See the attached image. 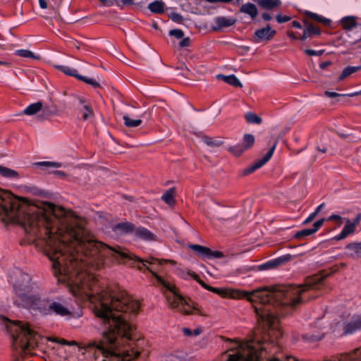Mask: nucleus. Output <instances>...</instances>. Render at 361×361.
Listing matches in <instances>:
<instances>
[{
  "instance_id": "6",
  "label": "nucleus",
  "mask_w": 361,
  "mask_h": 361,
  "mask_svg": "<svg viewBox=\"0 0 361 361\" xmlns=\"http://www.w3.org/2000/svg\"><path fill=\"white\" fill-rule=\"evenodd\" d=\"M360 330H361V314H355L348 322L343 324L338 323L333 331L343 336L352 334Z\"/></svg>"
},
{
  "instance_id": "12",
  "label": "nucleus",
  "mask_w": 361,
  "mask_h": 361,
  "mask_svg": "<svg viewBox=\"0 0 361 361\" xmlns=\"http://www.w3.org/2000/svg\"><path fill=\"white\" fill-rule=\"evenodd\" d=\"M291 259L290 255H285L279 257L269 260V262L259 266V269L265 270L269 269L275 268L279 265H281Z\"/></svg>"
},
{
  "instance_id": "24",
  "label": "nucleus",
  "mask_w": 361,
  "mask_h": 361,
  "mask_svg": "<svg viewBox=\"0 0 361 361\" xmlns=\"http://www.w3.org/2000/svg\"><path fill=\"white\" fill-rule=\"evenodd\" d=\"M55 68L59 71L63 72L64 74L70 76H73L77 79H78L80 75L78 74V71L76 69L71 68L68 66L56 65Z\"/></svg>"
},
{
  "instance_id": "13",
  "label": "nucleus",
  "mask_w": 361,
  "mask_h": 361,
  "mask_svg": "<svg viewBox=\"0 0 361 361\" xmlns=\"http://www.w3.org/2000/svg\"><path fill=\"white\" fill-rule=\"evenodd\" d=\"M325 219H321L316 222H314L313 225V228H305L302 229L301 231H298L295 235L294 237L295 238H302L308 235H311L313 233H316L319 228L323 225L324 222L325 221Z\"/></svg>"
},
{
  "instance_id": "35",
  "label": "nucleus",
  "mask_w": 361,
  "mask_h": 361,
  "mask_svg": "<svg viewBox=\"0 0 361 361\" xmlns=\"http://www.w3.org/2000/svg\"><path fill=\"white\" fill-rule=\"evenodd\" d=\"M78 80L92 85L94 88H97V87H100V85L99 84V82L94 78H87L85 76L80 75Z\"/></svg>"
},
{
  "instance_id": "20",
  "label": "nucleus",
  "mask_w": 361,
  "mask_h": 361,
  "mask_svg": "<svg viewBox=\"0 0 361 361\" xmlns=\"http://www.w3.org/2000/svg\"><path fill=\"white\" fill-rule=\"evenodd\" d=\"M217 78H222L225 82H226L233 87H241L243 86L240 81L238 80V78L235 75H218Z\"/></svg>"
},
{
  "instance_id": "25",
  "label": "nucleus",
  "mask_w": 361,
  "mask_h": 361,
  "mask_svg": "<svg viewBox=\"0 0 361 361\" xmlns=\"http://www.w3.org/2000/svg\"><path fill=\"white\" fill-rule=\"evenodd\" d=\"M360 71H361V68L360 66H347L341 72V75L338 77V80H343L345 78L349 77L353 73L358 72Z\"/></svg>"
},
{
  "instance_id": "11",
  "label": "nucleus",
  "mask_w": 361,
  "mask_h": 361,
  "mask_svg": "<svg viewBox=\"0 0 361 361\" xmlns=\"http://www.w3.org/2000/svg\"><path fill=\"white\" fill-rule=\"evenodd\" d=\"M236 20L232 17L218 16L214 19V25L212 26L214 31H219L224 27L233 25Z\"/></svg>"
},
{
  "instance_id": "22",
  "label": "nucleus",
  "mask_w": 361,
  "mask_h": 361,
  "mask_svg": "<svg viewBox=\"0 0 361 361\" xmlns=\"http://www.w3.org/2000/svg\"><path fill=\"white\" fill-rule=\"evenodd\" d=\"M165 4L162 1H154L148 4L147 8L154 13H162L164 12Z\"/></svg>"
},
{
  "instance_id": "58",
  "label": "nucleus",
  "mask_w": 361,
  "mask_h": 361,
  "mask_svg": "<svg viewBox=\"0 0 361 361\" xmlns=\"http://www.w3.org/2000/svg\"><path fill=\"white\" fill-rule=\"evenodd\" d=\"M331 64V62L330 61H325V62H323L322 63H320L319 66L322 69H324L326 68L328 66H329Z\"/></svg>"
},
{
  "instance_id": "55",
  "label": "nucleus",
  "mask_w": 361,
  "mask_h": 361,
  "mask_svg": "<svg viewBox=\"0 0 361 361\" xmlns=\"http://www.w3.org/2000/svg\"><path fill=\"white\" fill-rule=\"evenodd\" d=\"M324 206H325V204L322 203L316 208V209L314 212L316 213V214L317 215L319 214V212L324 207Z\"/></svg>"
},
{
  "instance_id": "23",
  "label": "nucleus",
  "mask_w": 361,
  "mask_h": 361,
  "mask_svg": "<svg viewBox=\"0 0 361 361\" xmlns=\"http://www.w3.org/2000/svg\"><path fill=\"white\" fill-rule=\"evenodd\" d=\"M259 5L263 8L271 10L281 4V0H259Z\"/></svg>"
},
{
  "instance_id": "40",
  "label": "nucleus",
  "mask_w": 361,
  "mask_h": 361,
  "mask_svg": "<svg viewBox=\"0 0 361 361\" xmlns=\"http://www.w3.org/2000/svg\"><path fill=\"white\" fill-rule=\"evenodd\" d=\"M203 142L209 145V146H219L220 145L221 142H219V141H216V140H214L212 137H204L203 138Z\"/></svg>"
},
{
  "instance_id": "26",
  "label": "nucleus",
  "mask_w": 361,
  "mask_h": 361,
  "mask_svg": "<svg viewBox=\"0 0 361 361\" xmlns=\"http://www.w3.org/2000/svg\"><path fill=\"white\" fill-rule=\"evenodd\" d=\"M134 228L133 224L129 222H122L117 224L114 227V231L116 232H121L122 233L133 231Z\"/></svg>"
},
{
  "instance_id": "8",
  "label": "nucleus",
  "mask_w": 361,
  "mask_h": 361,
  "mask_svg": "<svg viewBox=\"0 0 361 361\" xmlns=\"http://www.w3.org/2000/svg\"><path fill=\"white\" fill-rule=\"evenodd\" d=\"M255 143V137L249 133L245 134L243 139L242 144H238L230 147L228 150L235 156H240L245 150L251 148Z\"/></svg>"
},
{
  "instance_id": "19",
  "label": "nucleus",
  "mask_w": 361,
  "mask_h": 361,
  "mask_svg": "<svg viewBox=\"0 0 361 361\" xmlns=\"http://www.w3.org/2000/svg\"><path fill=\"white\" fill-rule=\"evenodd\" d=\"M320 30L319 28L314 27L313 25H308L303 31V35L301 37V40H305L307 38L312 37L313 35H319Z\"/></svg>"
},
{
  "instance_id": "15",
  "label": "nucleus",
  "mask_w": 361,
  "mask_h": 361,
  "mask_svg": "<svg viewBox=\"0 0 361 361\" xmlns=\"http://www.w3.org/2000/svg\"><path fill=\"white\" fill-rule=\"evenodd\" d=\"M47 106H43V104L41 102H37L35 103H32L27 106L24 111L23 114L27 116H33L38 113L39 111L43 110L46 111Z\"/></svg>"
},
{
  "instance_id": "14",
  "label": "nucleus",
  "mask_w": 361,
  "mask_h": 361,
  "mask_svg": "<svg viewBox=\"0 0 361 361\" xmlns=\"http://www.w3.org/2000/svg\"><path fill=\"white\" fill-rule=\"evenodd\" d=\"M135 235L143 240L152 241L155 240V235L148 229L140 227L135 229Z\"/></svg>"
},
{
  "instance_id": "56",
  "label": "nucleus",
  "mask_w": 361,
  "mask_h": 361,
  "mask_svg": "<svg viewBox=\"0 0 361 361\" xmlns=\"http://www.w3.org/2000/svg\"><path fill=\"white\" fill-rule=\"evenodd\" d=\"M292 25L293 27H295V28H298V29L302 28L301 24L298 21H296V20L293 21Z\"/></svg>"
},
{
  "instance_id": "31",
  "label": "nucleus",
  "mask_w": 361,
  "mask_h": 361,
  "mask_svg": "<svg viewBox=\"0 0 361 361\" xmlns=\"http://www.w3.org/2000/svg\"><path fill=\"white\" fill-rule=\"evenodd\" d=\"M15 54L27 59H38L33 52L27 49H18L15 51Z\"/></svg>"
},
{
  "instance_id": "36",
  "label": "nucleus",
  "mask_w": 361,
  "mask_h": 361,
  "mask_svg": "<svg viewBox=\"0 0 361 361\" xmlns=\"http://www.w3.org/2000/svg\"><path fill=\"white\" fill-rule=\"evenodd\" d=\"M82 110H84L82 114V118L84 120L88 119L93 115L92 109L88 104H85Z\"/></svg>"
},
{
  "instance_id": "44",
  "label": "nucleus",
  "mask_w": 361,
  "mask_h": 361,
  "mask_svg": "<svg viewBox=\"0 0 361 361\" xmlns=\"http://www.w3.org/2000/svg\"><path fill=\"white\" fill-rule=\"evenodd\" d=\"M290 20V17L288 16H282L281 15L276 16V20L279 23H283L289 21Z\"/></svg>"
},
{
  "instance_id": "37",
  "label": "nucleus",
  "mask_w": 361,
  "mask_h": 361,
  "mask_svg": "<svg viewBox=\"0 0 361 361\" xmlns=\"http://www.w3.org/2000/svg\"><path fill=\"white\" fill-rule=\"evenodd\" d=\"M169 35L173 36L177 39H181L184 36V32L182 30L174 29L169 31Z\"/></svg>"
},
{
  "instance_id": "60",
  "label": "nucleus",
  "mask_w": 361,
  "mask_h": 361,
  "mask_svg": "<svg viewBox=\"0 0 361 361\" xmlns=\"http://www.w3.org/2000/svg\"><path fill=\"white\" fill-rule=\"evenodd\" d=\"M359 94H361V90L360 92H355L353 93H349V94H348V97H355V96H357Z\"/></svg>"
},
{
  "instance_id": "30",
  "label": "nucleus",
  "mask_w": 361,
  "mask_h": 361,
  "mask_svg": "<svg viewBox=\"0 0 361 361\" xmlns=\"http://www.w3.org/2000/svg\"><path fill=\"white\" fill-rule=\"evenodd\" d=\"M174 192H175V190L173 188L169 189L166 192H165L162 195V197H161L162 200L166 203H167L169 205H173L175 202L174 197H173Z\"/></svg>"
},
{
  "instance_id": "50",
  "label": "nucleus",
  "mask_w": 361,
  "mask_h": 361,
  "mask_svg": "<svg viewBox=\"0 0 361 361\" xmlns=\"http://www.w3.org/2000/svg\"><path fill=\"white\" fill-rule=\"evenodd\" d=\"M361 220V213L357 214L353 222H351V224H354V227L356 228V226L360 223Z\"/></svg>"
},
{
  "instance_id": "62",
  "label": "nucleus",
  "mask_w": 361,
  "mask_h": 361,
  "mask_svg": "<svg viewBox=\"0 0 361 361\" xmlns=\"http://www.w3.org/2000/svg\"><path fill=\"white\" fill-rule=\"evenodd\" d=\"M77 345V343L74 341H69V344H67V345Z\"/></svg>"
},
{
  "instance_id": "18",
  "label": "nucleus",
  "mask_w": 361,
  "mask_h": 361,
  "mask_svg": "<svg viewBox=\"0 0 361 361\" xmlns=\"http://www.w3.org/2000/svg\"><path fill=\"white\" fill-rule=\"evenodd\" d=\"M0 175L4 178L11 180H18L20 178L18 171L1 165H0Z\"/></svg>"
},
{
  "instance_id": "7",
  "label": "nucleus",
  "mask_w": 361,
  "mask_h": 361,
  "mask_svg": "<svg viewBox=\"0 0 361 361\" xmlns=\"http://www.w3.org/2000/svg\"><path fill=\"white\" fill-rule=\"evenodd\" d=\"M276 142H274L273 146L269 149V150L266 153V154L262 159H259L255 161L252 165L244 169L242 171V174L243 176L248 175L250 173H252L257 169L261 168L262 166H264L271 158V157L274 152V150L276 149Z\"/></svg>"
},
{
  "instance_id": "41",
  "label": "nucleus",
  "mask_w": 361,
  "mask_h": 361,
  "mask_svg": "<svg viewBox=\"0 0 361 361\" xmlns=\"http://www.w3.org/2000/svg\"><path fill=\"white\" fill-rule=\"evenodd\" d=\"M324 95L328 97H331V98L338 97H348V94H339V93H337L335 92H330V91H325Z\"/></svg>"
},
{
  "instance_id": "46",
  "label": "nucleus",
  "mask_w": 361,
  "mask_h": 361,
  "mask_svg": "<svg viewBox=\"0 0 361 361\" xmlns=\"http://www.w3.org/2000/svg\"><path fill=\"white\" fill-rule=\"evenodd\" d=\"M224 255L220 251H212L211 253L209 255L208 258L214 257V258H221L223 257Z\"/></svg>"
},
{
  "instance_id": "63",
  "label": "nucleus",
  "mask_w": 361,
  "mask_h": 361,
  "mask_svg": "<svg viewBox=\"0 0 361 361\" xmlns=\"http://www.w3.org/2000/svg\"><path fill=\"white\" fill-rule=\"evenodd\" d=\"M219 2H223V3H229V2H231L233 0H219Z\"/></svg>"
},
{
  "instance_id": "10",
  "label": "nucleus",
  "mask_w": 361,
  "mask_h": 361,
  "mask_svg": "<svg viewBox=\"0 0 361 361\" xmlns=\"http://www.w3.org/2000/svg\"><path fill=\"white\" fill-rule=\"evenodd\" d=\"M315 328L319 329V330H323L324 329V326H322L321 319H318L315 323ZM325 335V332L322 331L319 332H311L307 333L302 335V338L310 343H314L322 340Z\"/></svg>"
},
{
  "instance_id": "33",
  "label": "nucleus",
  "mask_w": 361,
  "mask_h": 361,
  "mask_svg": "<svg viewBox=\"0 0 361 361\" xmlns=\"http://www.w3.org/2000/svg\"><path fill=\"white\" fill-rule=\"evenodd\" d=\"M246 121L250 123H257L260 124L262 123V118L258 116L257 114L248 112L245 115Z\"/></svg>"
},
{
  "instance_id": "59",
  "label": "nucleus",
  "mask_w": 361,
  "mask_h": 361,
  "mask_svg": "<svg viewBox=\"0 0 361 361\" xmlns=\"http://www.w3.org/2000/svg\"><path fill=\"white\" fill-rule=\"evenodd\" d=\"M201 331H202L201 329H199V328L195 329L192 330V336H197L200 335Z\"/></svg>"
},
{
  "instance_id": "43",
  "label": "nucleus",
  "mask_w": 361,
  "mask_h": 361,
  "mask_svg": "<svg viewBox=\"0 0 361 361\" xmlns=\"http://www.w3.org/2000/svg\"><path fill=\"white\" fill-rule=\"evenodd\" d=\"M305 53L309 56H321L323 53V50L315 51L313 49H305Z\"/></svg>"
},
{
  "instance_id": "21",
  "label": "nucleus",
  "mask_w": 361,
  "mask_h": 361,
  "mask_svg": "<svg viewBox=\"0 0 361 361\" xmlns=\"http://www.w3.org/2000/svg\"><path fill=\"white\" fill-rule=\"evenodd\" d=\"M189 247L197 252L200 256L202 257H209L211 253V250L207 247H204L200 245L192 244L190 245Z\"/></svg>"
},
{
  "instance_id": "29",
  "label": "nucleus",
  "mask_w": 361,
  "mask_h": 361,
  "mask_svg": "<svg viewBox=\"0 0 361 361\" xmlns=\"http://www.w3.org/2000/svg\"><path fill=\"white\" fill-rule=\"evenodd\" d=\"M35 165L40 167H46V168H61L62 167L63 164L61 162H56V161H39L35 164Z\"/></svg>"
},
{
  "instance_id": "4",
  "label": "nucleus",
  "mask_w": 361,
  "mask_h": 361,
  "mask_svg": "<svg viewBox=\"0 0 361 361\" xmlns=\"http://www.w3.org/2000/svg\"><path fill=\"white\" fill-rule=\"evenodd\" d=\"M6 327L12 337L13 348L23 352L33 349L39 343V335L31 329L27 324L11 322L6 319Z\"/></svg>"
},
{
  "instance_id": "42",
  "label": "nucleus",
  "mask_w": 361,
  "mask_h": 361,
  "mask_svg": "<svg viewBox=\"0 0 361 361\" xmlns=\"http://www.w3.org/2000/svg\"><path fill=\"white\" fill-rule=\"evenodd\" d=\"M326 220L327 221H334L338 222L339 224H343L341 216L338 214H332V215L329 216L326 219Z\"/></svg>"
},
{
  "instance_id": "34",
  "label": "nucleus",
  "mask_w": 361,
  "mask_h": 361,
  "mask_svg": "<svg viewBox=\"0 0 361 361\" xmlns=\"http://www.w3.org/2000/svg\"><path fill=\"white\" fill-rule=\"evenodd\" d=\"M307 15L313 20L322 23L324 25H329L330 23V20L327 19L326 18H324L322 16H319L317 13H312V12H307Z\"/></svg>"
},
{
  "instance_id": "2",
  "label": "nucleus",
  "mask_w": 361,
  "mask_h": 361,
  "mask_svg": "<svg viewBox=\"0 0 361 361\" xmlns=\"http://www.w3.org/2000/svg\"><path fill=\"white\" fill-rule=\"evenodd\" d=\"M181 276L187 279L192 278L204 288L219 295L231 298H247L252 304L262 324L263 336L244 343H236L224 355V361H297L293 357L281 360L275 355L277 347L271 333L275 331L274 324L279 317L290 314L300 304L317 295L314 293L322 284L323 279L314 277L298 286L277 285L256 289L252 292L227 290L207 285L193 271H183Z\"/></svg>"
},
{
  "instance_id": "53",
  "label": "nucleus",
  "mask_w": 361,
  "mask_h": 361,
  "mask_svg": "<svg viewBox=\"0 0 361 361\" xmlns=\"http://www.w3.org/2000/svg\"><path fill=\"white\" fill-rule=\"evenodd\" d=\"M77 100H78V104H79L80 105H81V106H82V108L84 107L85 104H87V103L85 101V99H84L82 97H78L77 98Z\"/></svg>"
},
{
  "instance_id": "51",
  "label": "nucleus",
  "mask_w": 361,
  "mask_h": 361,
  "mask_svg": "<svg viewBox=\"0 0 361 361\" xmlns=\"http://www.w3.org/2000/svg\"><path fill=\"white\" fill-rule=\"evenodd\" d=\"M169 361H185L184 359L179 358L176 355H171L169 357Z\"/></svg>"
},
{
  "instance_id": "54",
  "label": "nucleus",
  "mask_w": 361,
  "mask_h": 361,
  "mask_svg": "<svg viewBox=\"0 0 361 361\" xmlns=\"http://www.w3.org/2000/svg\"><path fill=\"white\" fill-rule=\"evenodd\" d=\"M102 4L107 6L113 5V0H99Z\"/></svg>"
},
{
  "instance_id": "16",
  "label": "nucleus",
  "mask_w": 361,
  "mask_h": 361,
  "mask_svg": "<svg viewBox=\"0 0 361 361\" xmlns=\"http://www.w3.org/2000/svg\"><path fill=\"white\" fill-rule=\"evenodd\" d=\"M240 11V13L248 15L252 19L256 18L258 14L257 8L252 3H247L242 5Z\"/></svg>"
},
{
  "instance_id": "47",
  "label": "nucleus",
  "mask_w": 361,
  "mask_h": 361,
  "mask_svg": "<svg viewBox=\"0 0 361 361\" xmlns=\"http://www.w3.org/2000/svg\"><path fill=\"white\" fill-rule=\"evenodd\" d=\"M316 216H317L316 213L312 212V214H310L309 215V216H308V217H307V218L304 221V222H303V223H304V224H308V223L311 222L312 221H313V220L315 219V217H316Z\"/></svg>"
},
{
  "instance_id": "61",
  "label": "nucleus",
  "mask_w": 361,
  "mask_h": 361,
  "mask_svg": "<svg viewBox=\"0 0 361 361\" xmlns=\"http://www.w3.org/2000/svg\"><path fill=\"white\" fill-rule=\"evenodd\" d=\"M0 66H9V63L6 62V61H1L0 60Z\"/></svg>"
},
{
  "instance_id": "48",
  "label": "nucleus",
  "mask_w": 361,
  "mask_h": 361,
  "mask_svg": "<svg viewBox=\"0 0 361 361\" xmlns=\"http://www.w3.org/2000/svg\"><path fill=\"white\" fill-rule=\"evenodd\" d=\"M182 331L186 336H192V330L189 328L184 327L182 329Z\"/></svg>"
},
{
  "instance_id": "5",
  "label": "nucleus",
  "mask_w": 361,
  "mask_h": 361,
  "mask_svg": "<svg viewBox=\"0 0 361 361\" xmlns=\"http://www.w3.org/2000/svg\"><path fill=\"white\" fill-rule=\"evenodd\" d=\"M30 310L36 311L42 316L55 315L63 317L66 319L81 316L80 314H76L71 310L66 300L59 297L42 298L38 296Z\"/></svg>"
},
{
  "instance_id": "27",
  "label": "nucleus",
  "mask_w": 361,
  "mask_h": 361,
  "mask_svg": "<svg viewBox=\"0 0 361 361\" xmlns=\"http://www.w3.org/2000/svg\"><path fill=\"white\" fill-rule=\"evenodd\" d=\"M342 26L345 30H352L356 27V19L353 16H346L341 20Z\"/></svg>"
},
{
  "instance_id": "32",
  "label": "nucleus",
  "mask_w": 361,
  "mask_h": 361,
  "mask_svg": "<svg viewBox=\"0 0 361 361\" xmlns=\"http://www.w3.org/2000/svg\"><path fill=\"white\" fill-rule=\"evenodd\" d=\"M347 249L352 250L356 257H361V243H350Z\"/></svg>"
},
{
  "instance_id": "64",
  "label": "nucleus",
  "mask_w": 361,
  "mask_h": 361,
  "mask_svg": "<svg viewBox=\"0 0 361 361\" xmlns=\"http://www.w3.org/2000/svg\"><path fill=\"white\" fill-rule=\"evenodd\" d=\"M289 37L293 39H295L297 38L296 36L293 33L289 34Z\"/></svg>"
},
{
  "instance_id": "3",
  "label": "nucleus",
  "mask_w": 361,
  "mask_h": 361,
  "mask_svg": "<svg viewBox=\"0 0 361 361\" xmlns=\"http://www.w3.org/2000/svg\"><path fill=\"white\" fill-rule=\"evenodd\" d=\"M9 281L13 288L14 304L30 310L39 296L37 293L41 290V285L33 281L29 274L20 269L12 271Z\"/></svg>"
},
{
  "instance_id": "39",
  "label": "nucleus",
  "mask_w": 361,
  "mask_h": 361,
  "mask_svg": "<svg viewBox=\"0 0 361 361\" xmlns=\"http://www.w3.org/2000/svg\"><path fill=\"white\" fill-rule=\"evenodd\" d=\"M169 17L173 22L177 23H180L183 20V16L178 13L173 12L170 14Z\"/></svg>"
},
{
  "instance_id": "17",
  "label": "nucleus",
  "mask_w": 361,
  "mask_h": 361,
  "mask_svg": "<svg viewBox=\"0 0 361 361\" xmlns=\"http://www.w3.org/2000/svg\"><path fill=\"white\" fill-rule=\"evenodd\" d=\"M355 228L354 224H351V221L349 219H346V224L343 228L341 232L335 237V239L340 240L345 238L348 235L354 233Z\"/></svg>"
},
{
  "instance_id": "9",
  "label": "nucleus",
  "mask_w": 361,
  "mask_h": 361,
  "mask_svg": "<svg viewBox=\"0 0 361 361\" xmlns=\"http://www.w3.org/2000/svg\"><path fill=\"white\" fill-rule=\"evenodd\" d=\"M276 31L271 29L270 25H267L265 27L259 29L255 32V42L259 43L262 40L269 41L276 35Z\"/></svg>"
},
{
  "instance_id": "45",
  "label": "nucleus",
  "mask_w": 361,
  "mask_h": 361,
  "mask_svg": "<svg viewBox=\"0 0 361 361\" xmlns=\"http://www.w3.org/2000/svg\"><path fill=\"white\" fill-rule=\"evenodd\" d=\"M48 340L50 341L54 342V343L61 344V345H67V344H69V341H68L65 339H59L57 338H49Z\"/></svg>"
},
{
  "instance_id": "28",
  "label": "nucleus",
  "mask_w": 361,
  "mask_h": 361,
  "mask_svg": "<svg viewBox=\"0 0 361 361\" xmlns=\"http://www.w3.org/2000/svg\"><path fill=\"white\" fill-rule=\"evenodd\" d=\"M123 119L125 126L128 128L137 127L142 123L141 119H132L128 115H124Z\"/></svg>"
},
{
  "instance_id": "52",
  "label": "nucleus",
  "mask_w": 361,
  "mask_h": 361,
  "mask_svg": "<svg viewBox=\"0 0 361 361\" xmlns=\"http://www.w3.org/2000/svg\"><path fill=\"white\" fill-rule=\"evenodd\" d=\"M39 4L41 8L45 9L47 8V4L45 0H39Z\"/></svg>"
},
{
  "instance_id": "49",
  "label": "nucleus",
  "mask_w": 361,
  "mask_h": 361,
  "mask_svg": "<svg viewBox=\"0 0 361 361\" xmlns=\"http://www.w3.org/2000/svg\"><path fill=\"white\" fill-rule=\"evenodd\" d=\"M190 44V39L188 37H186V38H184L180 42V47H188Z\"/></svg>"
},
{
  "instance_id": "38",
  "label": "nucleus",
  "mask_w": 361,
  "mask_h": 361,
  "mask_svg": "<svg viewBox=\"0 0 361 361\" xmlns=\"http://www.w3.org/2000/svg\"><path fill=\"white\" fill-rule=\"evenodd\" d=\"M113 1L119 7L130 6L134 4V0H113Z\"/></svg>"
},
{
  "instance_id": "57",
  "label": "nucleus",
  "mask_w": 361,
  "mask_h": 361,
  "mask_svg": "<svg viewBox=\"0 0 361 361\" xmlns=\"http://www.w3.org/2000/svg\"><path fill=\"white\" fill-rule=\"evenodd\" d=\"M262 18L264 20H270L271 19V16L267 13H264L262 14Z\"/></svg>"
},
{
  "instance_id": "1",
  "label": "nucleus",
  "mask_w": 361,
  "mask_h": 361,
  "mask_svg": "<svg viewBox=\"0 0 361 361\" xmlns=\"http://www.w3.org/2000/svg\"><path fill=\"white\" fill-rule=\"evenodd\" d=\"M0 221L20 224L30 242L51 262L58 281L67 284L73 296L92 303L100 322H111V290L89 270L111 258V247L95 240L82 219L52 203L31 204L0 188Z\"/></svg>"
}]
</instances>
